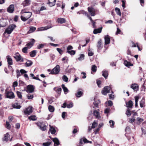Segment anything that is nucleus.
Listing matches in <instances>:
<instances>
[{"label":"nucleus","mask_w":146,"mask_h":146,"mask_svg":"<svg viewBox=\"0 0 146 146\" xmlns=\"http://www.w3.org/2000/svg\"><path fill=\"white\" fill-rule=\"evenodd\" d=\"M22 12L23 13H25V14L24 15L26 18L27 19H29L31 16L32 15V13L30 12H27L25 11V9H23L22 10Z\"/></svg>","instance_id":"obj_9"},{"label":"nucleus","mask_w":146,"mask_h":146,"mask_svg":"<svg viewBox=\"0 0 146 146\" xmlns=\"http://www.w3.org/2000/svg\"><path fill=\"white\" fill-rule=\"evenodd\" d=\"M137 121L139 122V123L140 124L143 121V119L141 118L140 117H138L137 118Z\"/></svg>","instance_id":"obj_55"},{"label":"nucleus","mask_w":146,"mask_h":146,"mask_svg":"<svg viewBox=\"0 0 146 146\" xmlns=\"http://www.w3.org/2000/svg\"><path fill=\"white\" fill-rule=\"evenodd\" d=\"M49 130L52 134H55L56 132L55 129L53 126H51L50 125Z\"/></svg>","instance_id":"obj_33"},{"label":"nucleus","mask_w":146,"mask_h":146,"mask_svg":"<svg viewBox=\"0 0 146 146\" xmlns=\"http://www.w3.org/2000/svg\"><path fill=\"white\" fill-rule=\"evenodd\" d=\"M93 114L95 116L96 118H99L100 117V113L96 110H94Z\"/></svg>","instance_id":"obj_22"},{"label":"nucleus","mask_w":146,"mask_h":146,"mask_svg":"<svg viewBox=\"0 0 146 146\" xmlns=\"http://www.w3.org/2000/svg\"><path fill=\"white\" fill-rule=\"evenodd\" d=\"M56 1V0H48V2L47 4L49 6L52 7L55 5Z\"/></svg>","instance_id":"obj_20"},{"label":"nucleus","mask_w":146,"mask_h":146,"mask_svg":"<svg viewBox=\"0 0 146 146\" xmlns=\"http://www.w3.org/2000/svg\"><path fill=\"white\" fill-rule=\"evenodd\" d=\"M45 45V44H38L37 46V48L38 49H40L44 47V46Z\"/></svg>","instance_id":"obj_49"},{"label":"nucleus","mask_w":146,"mask_h":146,"mask_svg":"<svg viewBox=\"0 0 146 146\" xmlns=\"http://www.w3.org/2000/svg\"><path fill=\"white\" fill-rule=\"evenodd\" d=\"M33 62L31 60H28L26 62L25 64V66L26 67H29L32 65Z\"/></svg>","instance_id":"obj_34"},{"label":"nucleus","mask_w":146,"mask_h":146,"mask_svg":"<svg viewBox=\"0 0 146 146\" xmlns=\"http://www.w3.org/2000/svg\"><path fill=\"white\" fill-rule=\"evenodd\" d=\"M97 70V67L95 65H93L92 66V67L91 68V70H92V72H91V73L92 74H93V72H96Z\"/></svg>","instance_id":"obj_35"},{"label":"nucleus","mask_w":146,"mask_h":146,"mask_svg":"<svg viewBox=\"0 0 146 146\" xmlns=\"http://www.w3.org/2000/svg\"><path fill=\"white\" fill-rule=\"evenodd\" d=\"M131 88L133 89L134 91H137L138 90V85L136 84H131Z\"/></svg>","instance_id":"obj_18"},{"label":"nucleus","mask_w":146,"mask_h":146,"mask_svg":"<svg viewBox=\"0 0 146 146\" xmlns=\"http://www.w3.org/2000/svg\"><path fill=\"white\" fill-rule=\"evenodd\" d=\"M49 110L51 112H53L54 110V107L51 105H49L48 107Z\"/></svg>","instance_id":"obj_40"},{"label":"nucleus","mask_w":146,"mask_h":146,"mask_svg":"<svg viewBox=\"0 0 146 146\" xmlns=\"http://www.w3.org/2000/svg\"><path fill=\"white\" fill-rule=\"evenodd\" d=\"M140 105L141 108H143L145 106V99L143 98L140 102Z\"/></svg>","instance_id":"obj_28"},{"label":"nucleus","mask_w":146,"mask_h":146,"mask_svg":"<svg viewBox=\"0 0 146 146\" xmlns=\"http://www.w3.org/2000/svg\"><path fill=\"white\" fill-rule=\"evenodd\" d=\"M56 50L60 54H62L63 51L60 48H56Z\"/></svg>","instance_id":"obj_61"},{"label":"nucleus","mask_w":146,"mask_h":146,"mask_svg":"<svg viewBox=\"0 0 146 146\" xmlns=\"http://www.w3.org/2000/svg\"><path fill=\"white\" fill-rule=\"evenodd\" d=\"M102 41L101 39H100L98 42L97 46L98 49L99 50H101L102 48Z\"/></svg>","instance_id":"obj_19"},{"label":"nucleus","mask_w":146,"mask_h":146,"mask_svg":"<svg viewBox=\"0 0 146 146\" xmlns=\"http://www.w3.org/2000/svg\"><path fill=\"white\" fill-rule=\"evenodd\" d=\"M54 90L58 94H60L62 89L60 88L55 87L54 88Z\"/></svg>","instance_id":"obj_36"},{"label":"nucleus","mask_w":146,"mask_h":146,"mask_svg":"<svg viewBox=\"0 0 146 146\" xmlns=\"http://www.w3.org/2000/svg\"><path fill=\"white\" fill-rule=\"evenodd\" d=\"M16 93L18 97L20 99H22V96L21 93L18 91H17L16 92Z\"/></svg>","instance_id":"obj_48"},{"label":"nucleus","mask_w":146,"mask_h":146,"mask_svg":"<svg viewBox=\"0 0 146 146\" xmlns=\"http://www.w3.org/2000/svg\"><path fill=\"white\" fill-rule=\"evenodd\" d=\"M36 29V28L34 27H30V30L29 31L30 33H32L34 32Z\"/></svg>","instance_id":"obj_44"},{"label":"nucleus","mask_w":146,"mask_h":146,"mask_svg":"<svg viewBox=\"0 0 146 146\" xmlns=\"http://www.w3.org/2000/svg\"><path fill=\"white\" fill-rule=\"evenodd\" d=\"M32 107L31 106H29L26 108L24 111V113L25 115H30L33 112Z\"/></svg>","instance_id":"obj_6"},{"label":"nucleus","mask_w":146,"mask_h":146,"mask_svg":"<svg viewBox=\"0 0 146 146\" xmlns=\"http://www.w3.org/2000/svg\"><path fill=\"white\" fill-rule=\"evenodd\" d=\"M126 106L130 108H131L133 106V102L131 100H129L127 102H126Z\"/></svg>","instance_id":"obj_21"},{"label":"nucleus","mask_w":146,"mask_h":146,"mask_svg":"<svg viewBox=\"0 0 146 146\" xmlns=\"http://www.w3.org/2000/svg\"><path fill=\"white\" fill-rule=\"evenodd\" d=\"M126 114L127 115H129V116H130V115H131V113L130 109H128L127 110L126 112Z\"/></svg>","instance_id":"obj_60"},{"label":"nucleus","mask_w":146,"mask_h":146,"mask_svg":"<svg viewBox=\"0 0 146 146\" xmlns=\"http://www.w3.org/2000/svg\"><path fill=\"white\" fill-rule=\"evenodd\" d=\"M37 51L36 50H33L31 51L30 53V56L31 57H34L36 55Z\"/></svg>","instance_id":"obj_31"},{"label":"nucleus","mask_w":146,"mask_h":146,"mask_svg":"<svg viewBox=\"0 0 146 146\" xmlns=\"http://www.w3.org/2000/svg\"><path fill=\"white\" fill-rule=\"evenodd\" d=\"M84 55L83 54H81L80 55L79 57L78 58V59L79 60H81L84 59Z\"/></svg>","instance_id":"obj_45"},{"label":"nucleus","mask_w":146,"mask_h":146,"mask_svg":"<svg viewBox=\"0 0 146 146\" xmlns=\"http://www.w3.org/2000/svg\"><path fill=\"white\" fill-rule=\"evenodd\" d=\"M6 127L8 129H10L11 128V125L7 121L6 122Z\"/></svg>","instance_id":"obj_52"},{"label":"nucleus","mask_w":146,"mask_h":146,"mask_svg":"<svg viewBox=\"0 0 146 146\" xmlns=\"http://www.w3.org/2000/svg\"><path fill=\"white\" fill-rule=\"evenodd\" d=\"M101 83H102V82L101 81H100V80H98L97 81V84L98 86L100 88L101 87Z\"/></svg>","instance_id":"obj_63"},{"label":"nucleus","mask_w":146,"mask_h":146,"mask_svg":"<svg viewBox=\"0 0 146 146\" xmlns=\"http://www.w3.org/2000/svg\"><path fill=\"white\" fill-rule=\"evenodd\" d=\"M21 20L23 21H25L28 19L25 16L24 17L21 16Z\"/></svg>","instance_id":"obj_62"},{"label":"nucleus","mask_w":146,"mask_h":146,"mask_svg":"<svg viewBox=\"0 0 146 146\" xmlns=\"http://www.w3.org/2000/svg\"><path fill=\"white\" fill-rule=\"evenodd\" d=\"M88 55L89 56H92L94 55V53L90 50L88 49Z\"/></svg>","instance_id":"obj_56"},{"label":"nucleus","mask_w":146,"mask_h":146,"mask_svg":"<svg viewBox=\"0 0 146 146\" xmlns=\"http://www.w3.org/2000/svg\"><path fill=\"white\" fill-rule=\"evenodd\" d=\"M6 25L5 20L3 19L2 20L0 21V27H4Z\"/></svg>","instance_id":"obj_26"},{"label":"nucleus","mask_w":146,"mask_h":146,"mask_svg":"<svg viewBox=\"0 0 146 146\" xmlns=\"http://www.w3.org/2000/svg\"><path fill=\"white\" fill-rule=\"evenodd\" d=\"M60 71V66L59 65H57L51 70L50 74H58Z\"/></svg>","instance_id":"obj_4"},{"label":"nucleus","mask_w":146,"mask_h":146,"mask_svg":"<svg viewBox=\"0 0 146 146\" xmlns=\"http://www.w3.org/2000/svg\"><path fill=\"white\" fill-rule=\"evenodd\" d=\"M102 27H100L99 28L94 29L93 31V33L94 34H97L98 33H101L102 32Z\"/></svg>","instance_id":"obj_24"},{"label":"nucleus","mask_w":146,"mask_h":146,"mask_svg":"<svg viewBox=\"0 0 146 146\" xmlns=\"http://www.w3.org/2000/svg\"><path fill=\"white\" fill-rule=\"evenodd\" d=\"M73 104L71 102L70 103H69L68 104H67V107L68 108H70L72 107L73 106Z\"/></svg>","instance_id":"obj_59"},{"label":"nucleus","mask_w":146,"mask_h":146,"mask_svg":"<svg viewBox=\"0 0 146 146\" xmlns=\"http://www.w3.org/2000/svg\"><path fill=\"white\" fill-rule=\"evenodd\" d=\"M28 48L27 47H24L22 49V51L24 53L27 54L28 53Z\"/></svg>","instance_id":"obj_46"},{"label":"nucleus","mask_w":146,"mask_h":146,"mask_svg":"<svg viewBox=\"0 0 146 146\" xmlns=\"http://www.w3.org/2000/svg\"><path fill=\"white\" fill-rule=\"evenodd\" d=\"M52 142H46L43 143L42 145L44 146H48L51 144Z\"/></svg>","instance_id":"obj_51"},{"label":"nucleus","mask_w":146,"mask_h":146,"mask_svg":"<svg viewBox=\"0 0 146 146\" xmlns=\"http://www.w3.org/2000/svg\"><path fill=\"white\" fill-rule=\"evenodd\" d=\"M26 91L28 93H32L34 91L35 88L32 85H29L27 87Z\"/></svg>","instance_id":"obj_8"},{"label":"nucleus","mask_w":146,"mask_h":146,"mask_svg":"<svg viewBox=\"0 0 146 146\" xmlns=\"http://www.w3.org/2000/svg\"><path fill=\"white\" fill-rule=\"evenodd\" d=\"M124 64L126 66L128 67L130 66H133V64H131L129 62H128L126 60H125L124 61Z\"/></svg>","instance_id":"obj_32"},{"label":"nucleus","mask_w":146,"mask_h":146,"mask_svg":"<svg viewBox=\"0 0 146 146\" xmlns=\"http://www.w3.org/2000/svg\"><path fill=\"white\" fill-rule=\"evenodd\" d=\"M62 80L66 82H67L68 80V78L66 75H64L62 77Z\"/></svg>","instance_id":"obj_53"},{"label":"nucleus","mask_w":146,"mask_h":146,"mask_svg":"<svg viewBox=\"0 0 146 146\" xmlns=\"http://www.w3.org/2000/svg\"><path fill=\"white\" fill-rule=\"evenodd\" d=\"M10 138V135L8 133L4 135L3 137L2 138V140L3 141L7 142Z\"/></svg>","instance_id":"obj_16"},{"label":"nucleus","mask_w":146,"mask_h":146,"mask_svg":"<svg viewBox=\"0 0 146 146\" xmlns=\"http://www.w3.org/2000/svg\"><path fill=\"white\" fill-rule=\"evenodd\" d=\"M8 65H12L13 64V60L12 58L9 55L6 56Z\"/></svg>","instance_id":"obj_17"},{"label":"nucleus","mask_w":146,"mask_h":146,"mask_svg":"<svg viewBox=\"0 0 146 146\" xmlns=\"http://www.w3.org/2000/svg\"><path fill=\"white\" fill-rule=\"evenodd\" d=\"M16 72L17 74V78H18L21 75L20 73L19 70H16Z\"/></svg>","instance_id":"obj_64"},{"label":"nucleus","mask_w":146,"mask_h":146,"mask_svg":"<svg viewBox=\"0 0 146 146\" xmlns=\"http://www.w3.org/2000/svg\"><path fill=\"white\" fill-rule=\"evenodd\" d=\"M5 94L6 98H7L12 99L15 98L14 94L12 91H9L6 90Z\"/></svg>","instance_id":"obj_1"},{"label":"nucleus","mask_w":146,"mask_h":146,"mask_svg":"<svg viewBox=\"0 0 146 146\" xmlns=\"http://www.w3.org/2000/svg\"><path fill=\"white\" fill-rule=\"evenodd\" d=\"M12 106L13 108L17 109H19L21 107V106L19 105V104L17 103L12 104Z\"/></svg>","instance_id":"obj_23"},{"label":"nucleus","mask_w":146,"mask_h":146,"mask_svg":"<svg viewBox=\"0 0 146 146\" xmlns=\"http://www.w3.org/2000/svg\"><path fill=\"white\" fill-rule=\"evenodd\" d=\"M35 123L42 131H44L46 129V126L43 122L38 121Z\"/></svg>","instance_id":"obj_5"},{"label":"nucleus","mask_w":146,"mask_h":146,"mask_svg":"<svg viewBox=\"0 0 146 146\" xmlns=\"http://www.w3.org/2000/svg\"><path fill=\"white\" fill-rule=\"evenodd\" d=\"M14 58L15 59L16 61H20L21 62H23V59L22 58L21 55L18 53H17V54L14 56Z\"/></svg>","instance_id":"obj_7"},{"label":"nucleus","mask_w":146,"mask_h":146,"mask_svg":"<svg viewBox=\"0 0 146 146\" xmlns=\"http://www.w3.org/2000/svg\"><path fill=\"white\" fill-rule=\"evenodd\" d=\"M109 122L110 124V127H114V125L115 123L114 121L113 120H110L109 121Z\"/></svg>","instance_id":"obj_47"},{"label":"nucleus","mask_w":146,"mask_h":146,"mask_svg":"<svg viewBox=\"0 0 146 146\" xmlns=\"http://www.w3.org/2000/svg\"><path fill=\"white\" fill-rule=\"evenodd\" d=\"M73 49V47L71 45H69L67 48V51H70V50H72Z\"/></svg>","instance_id":"obj_58"},{"label":"nucleus","mask_w":146,"mask_h":146,"mask_svg":"<svg viewBox=\"0 0 146 146\" xmlns=\"http://www.w3.org/2000/svg\"><path fill=\"white\" fill-rule=\"evenodd\" d=\"M30 1L29 0H25L22 4L24 7L29 5L30 4Z\"/></svg>","instance_id":"obj_30"},{"label":"nucleus","mask_w":146,"mask_h":146,"mask_svg":"<svg viewBox=\"0 0 146 146\" xmlns=\"http://www.w3.org/2000/svg\"><path fill=\"white\" fill-rule=\"evenodd\" d=\"M88 11L90 13L91 16H94L95 15V11L94 8L89 7L88 8Z\"/></svg>","instance_id":"obj_12"},{"label":"nucleus","mask_w":146,"mask_h":146,"mask_svg":"<svg viewBox=\"0 0 146 146\" xmlns=\"http://www.w3.org/2000/svg\"><path fill=\"white\" fill-rule=\"evenodd\" d=\"M83 94V92L81 91H79L78 90V92L76 94V97L79 98L82 96Z\"/></svg>","instance_id":"obj_38"},{"label":"nucleus","mask_w":146,"mask_h":146,"mask_svg":"<svg viewBox=\"0 0 146 146\" xmlns=\"http://www.w3.org/2000/svg\"><path fill=\"white\" fill-rule=\"evenodd\" d=\"M31 41L30 42L27 44L26 45V46H27V47L29 48H30L32 47L35 42V40L33 38L31 39Z\"/></svg>","instance_id":"obj_10"},{"label":"nucleus","mask_w":146,"mask_h":146,"mask_svg":"<svg viewBox=\"0 0 146 146\" xmlns=\"http://www.w3.org/2000/svg\"><path fill=\"white\" fill-rule=\"evenodd\" d=\"M18 84V82L17 81L14 82L13 83L12 87L15 89V87L17 86Z\"/></svg>","instance_id":"obj_57"},{"label":"nucleus","mask_w":146,"mask_h":146,"mask_svg":"<svg viewBox=\"0 0 146 146\" xmlns=\"http://www.w3.org/2000/svg\"><path fill=\"white\" fill-rule=\"evenodd\" d=\"M16 27V25H15L12 24L11 25L9 26V27L6 29L4 33H7L8 34H10Z\"/></svg>","instance_id":"obj_2"},{"label":"nucleus","mask_w":146,"mask_h":146,"mask_svg":"<svg viewBox=\"0 0 146 146\" xmlns=\"http://www.w3.org/2000/svg\"><path fill=\"white\" fill-rule=\"evenodd\" d=\"M66 52L70 54V55H74L76 53V51L74 50H71L70 51H66Z\"/></svg>","instance_id":"obj_42"},{"label":"nucleus","mask_w":146,"mask_h":146,"mask_svg":"<svg viewBox=\"0 0 146 146\" xmlns=\"http://www.w3.org/2000/svg\"><path fill=\"white\" fill-rule=\"evenodd\" d=\"M62 88H63L64 90V92L65 94H66L68 92V90L67 88L65 86V85L64 84H62Z\"/></svg>","instance_id":"obj_37"},{"label":"nucleus","mask_w":146,"mask_h":146,"mask_svg":"<svg viewBox=\"0 0 146 146\" xmlns=\"http://www.w3.org/2000/svg\"><path fill=\"white\" fill-rule=\"evenodd\" d=\"M29 119L30 120H32L33 121H35L37 119L36 116L34 115H31L29 117Z\"/></svg>","instance_id":"obj_41"},{"label":"nucleus","mask_w":146,"mask_h":146,"mask_svg":"<svg viewBox=\"0 0 146 146\" xmlns=\"http://www.w3.org/2000/svg\"><path fill=\"white\" fill-rule=\"evenodd\" d=\"M27 99L29 100L31 99L34 97L33 94L31 95L30 94H29L28 95H27Z\"/></svg>","instance_id":"obj_50"},{"label":"nucleus","mask_w":146,"mask_h":146,"mask_svg":"<svg viewBox=\"0 0 146 146\" xmlns=\"http://www.w3.org/2000/svg\"><path fill=\"white\" fill-rule=\"evenodd\" d=\"M108 71L103 70L102 71V75L106 78V79L108 77Z\"/></svg>","instance_id":"obj_27"},{"label":"nucleus","mask_w":146,"mask_h":146,"mask_svg":"<svg viewBox=\"0 0 146 146\" xmlns=\"http://www.w3.org/2000/svg\"><path fill=\"white\" fill-rule=\"evenodd\" d=\"M100 102L99 100H96L94 99V102L93 103V104L94 106L97 107L98 108V104L100 103Z\"/></svg>","instance_id":"obj_29"},{"label":"nucleus","mask_w":146,"mask_h":146,"mask_svg":"<svg viewBox=\"0 0 146 146\" xmlns=\"http://www.w3.org/2000/svg\"><path fill=\"white\" fill-rule=\"evenodd\" d=\"M111 85H110L109 86H106L104 87L101 92L102 94L104 95H106L107 94L109 93L110 90L111 89Z\"/></svg>","instance_id":"obj_3"},{"label":"nucleus","mask_w":146,"mask_h":146,"mask_svg":"<svg viewBox=\"0 0 146 146\" xmlns=\"http://www.w3.org/2000/svg\"><path fill=\"white\" fill-rule=\"evenodd\" d=\"M50 139L54 142V146H58L60 144L59 141L57 138H52L50 137Z\"/></svg>","instance_id":"obj_14"},{"label":"nucleus","mask_w":146,"mask_h":146,"mask_svg":"<svg viewBox=\"0 0 146 146\" xmlns=\"http://www.w3.org/2000/svg\"><path fill=\"white\" fill-rule=\"evenodd\" d=\"M57 22L60 24H62L66 22V20L64 18H60L57 19Z\"/></svg>","instance_id":"obj_25"},{"label":"nucleus","mask_w":146,"mask_h":146,"mask_svg":"<svg viewBox=\"0 0 146 146\" xmlns=\"http://www.w3.org/2000/svg\"><path fill=\"white\" fill-rule=\"evenodd\" d=\"M87 139L86 138H81L80 139V141L79 143L77 144V146H82L83 144L82 141H83L84 143H86Z\"/></svg>","instance_id":"obj_11"},{"label":"nucleus","mask_w":146,"mask_h":146,"mask_svg":"<svg viewBox=\"0 0 146 146\" xmlns=\"http://www.w3.org/2000/svg\"><path fill=\"white\" fill-rule=\"evenodd\" d=\"M14 11V5L13 4L10 5L7 9V11L10 13H13Z\"/></svg>","instance_id":"obj_15"},{"label":"nucleus","mask_w":146,"mask_h":146,"mask_svg":"<svg viewBox=\"0 0 146 146\" xmlns=\"http://www.w3.org/2000/svg\"><path fill=\"white\" fill-rule=\"evenodd\" d=\"M105 44L107 45L110 43V37L108 35H105L104 36Z\"/></svg>","instance_id":"obj_13"},{"label":"nucleus","mask_w":146,"mask_h":146,"mask_svg":"<svg viewBox=\"0 0 146 146\" xmlns=\"http://www.w3.org/2000/svg\"><path fill=\"white\" fill-rule=\"evenodd\" d=\"M78 13L79 14H82L84 15H85L87 16V15H88V13L86 12L84 10H82L78 12Z\"/></svg>","instance_id":"obj_43"},{"label":"nucleus","mask_w":146,"mask_h":146,"mask_svg":"<svg viewBox=\"0 0 146 146\" xmlns=\"http://www.w3.org/2000/svg\"><path fill=\"white\" fill-rule=\"evenodd\" d=\"M98 125V123L95 121H94L92 124V127L93 128H94Z\"/></svg>","instance_id":"obj_54"},{"label":"nucleus","mask_w":146,"mask_h":146,"mask_svg":"<svg viewBox=\"0 0 146 146\" xmlns=\"http://www.w3.org/2000/svg\"><path fill=\"white\" fill-rule=\"evenodd\" d=\"M115 10L117 14L118 15L121 16V13L120 9L117 7H116L115 8Z\"/></svg>","instance_id":"obj_39"}]
</instances>
